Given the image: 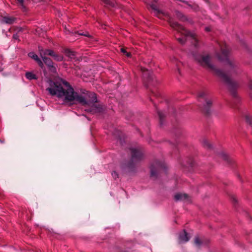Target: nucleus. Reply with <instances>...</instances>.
I'll list each match as a JSON object with an SVG mask.
<instances>
[{
  "label": "nucleus",
  "mask_w": 252,
  "mask_h": 252,
  "mask_svg": "<svg viewBox=\"0 0 252 252\" xmlns=\"http://www.w3.org/2000/svg\"><path fill=\"white\" fill-rule=\"evenodd\" d=\"M220 54H217L220 61L225 62V71L218 69L212 63L211 57L209 55L198 54L194 56L195 60L203 67L213 71L226 84L230 91L235 95V91L239 86L238 82L234 81L231 76L237 74L240 72L239 63L234 60L229 58V50L225 44L220 45Z\"/></svg>",
  "instance_id": "1"
},
{
  "label": "nucleus",
  "mask_w": 252,
  "mask_h": 252,
  "mask_svg": "<svg viewBox=\"0 0 252 252\" xmlns=\"http://www.w3.org/2000/svg\"><path fill=\"white\" fill-rule=\"evenodd\" d=\"M47 91L51 95L62 99L65 103L76 101L85 105L89 104V101L93 104L97 102L95 94L89 93L88 94L89 100L87 101V98L78 94L67 82L63 79L55 82L50 81L49 87L47 88Z\"/></svg>",
  "instance_id": "2"
},
{
  "label": "nucleus",
  "mask_w": 252,
  "mask_h": 252,
  "mask_svg": "<svg viewBox=\"0 0 252 252\" xmlns=\"http://www.w3.org/2000/svg\"><path fill=\"white\" fill-rule=\"evenodd\" d=\"M170 23L171 26L176 30L178 33H180L182 35V37H178L177 35H176V38L180 43L183 44L186 42L187 38L190 37L193 40L194 46L195 47L197 46V43L198 40L196 34L194 33L187 31L182 26L179 25L176 22L170 21Z\"/></svg>",
  "instance_id": "3"
},
{
  "label": "nucleus",
  "mask_w": 252,
  "mask_h": 252,
  "mask_svg": "<svg viewBox=\"0 0 252 252\" xmlns=\"http://www.w3.org/2000/svg\"><path fill=\"white\" fill-rule=\"evenodd\" d=\"M131 160L132 162H136L142 159L143 153L139 148L130 149Z\"/></svg>",
  "instance_id": "4"
},
{
  "label": "nucleus",
  "mask_w": 252,
  "mask_h": 252,
  "mask_svg": "<svg viewBox=\"0 0 252 252\" xmlns=\"http://www.w3.org/2000/svg\"><path fill=\"white\" fill-rule=\"evenodd\" d=\"M44 63L48 66L49 70L52 72L56 71V67L54 65L53 63L50 58L46 57H42Z\"/></svg>",
  "instance_id": "5"
},
{
  "label": "nucleus",
  "mask_w": 252,
  "mask_h": 252,
  "mask_svg": "<svg viewBox=\"0 0 252 252\" xmlns=\"http://www.w3.org/2000/svg\"><path fill=\"white\" fill-rule=\"evenodd\" d=\"M44 54L53 57L54 59L57 61H62L63 59L62 55L56 54L53 50H46L45 51Z\"/></svg>",
  "instance_id": "6"
},
{
  "label": "nucleus",
  "mask_w": 252,
  "mask_h": 252,
  "mask_svg": "<svg viewBox=\"0 0 252 252\" xmlns=\"http://www.w3.org/2000/svg\"><path fill=\"white\" fill-rule=\"evenodd\" d=\"M163 167V165L159 162H156L154 164L152 165L151 167V174L152 176H154L156 175L157 172L155 168H157L158 170L160 169Z\"/></svg>",
  "instance_id": "7"
},
{
  "label": "nucleus",
  "mask_w": 252,
  "mask_h": 252,
  "mask_svg": "<svg viewBox=\"0 0 252 252\" xmlns=\"http://www.w3.org/2000/svg\"><path fill=\"white\" fill-rule=\"evenodd\" d=\"M175 199L177 201L183 200L188 201L189 200V196L187 194L185 193H177L175 195Z\"/></svg>",
  "instance_id": "8"
},
{
  "label": "nucleus",
  "mask_w": 252,
  "mask_h": 252,
  "mask_svg": "<svg viewBox=\"0 0 252 252\" xmlns=\"http://www.w3.org/2000/svg\"><path fill=\"white\" fill-rule=\"evenodd\" d=\"M179 239V241L181 243L186 242L189 241V237L188 236L187 233L185 230L180 234Z\"/></svg>",
  "instance_id": "9"
},
{
  "label": "nucleus",
  "mask_w": 252,
  "mask_h": 252,
  "mask_svg": "<svg viewBox=\"0 0 252 252\" xmlns=\"http://www.w3.org/2000/svg\"><path fill=\"white\" fill-rule=\"evenodd\" d=\"M17 3L22 7L23 11L26 10L27 5L30 2V0H16Z\"/></svg>",
  "instance_id": "10"
},
{
  "label": "nucleus",
  "mask_w": 252,
  "mask_h": 252,
  "mask_svg": "<svg viewBox=\"0 0 252 252\" xmlns=\"http://www.w3.org/2000/svg\"><path fill=\"white\" fill-rule=\"evenodd\" d=\"M15 21V19L13 17L5 16L2 18V22L4 23L11 24Z\"/></svg>",
  "instance_id": "11"
},
{
  "label": "nucleus",
  "mask_w": 252,
  "mask_h": 252,
  "mask_svg": "<svg viewBox=\"0 0 252 252\" xmlns=\"http://www.w3.org/2000/svg\"><path fill=\"white\" fill-rule=\"evenodd\" d=\"M65 54L71 60L74 59L75 58V53L69 50H66L65 51Z\"/></svg>",
  "instance_id": "12"
},
{
  "label": "nucleus",
  "mask_w": 252,
  "mask_h": 252,
  "mask_svg": "<svg viewBox=\"0 0 252 252\" xmlns=\"http://www.w3.org/2000/svg\"><path fill=\"white\" fill-rule=\"evenodd\" d=\"M141 71L143 72L144 77H147V75H148V79L149 81L152 79V77L150 75L149 71L147 69L145 68H141Z\"/></svg>",
  "instance_id": "13"
},
{
  "label": "nucleus",
  "mask_w": 252,
  "mask_h": 252,
  "mask_svg": "<svg viewBox=\"0 0 252 252\" xmlns=\"http://www.w3.org/2000/svg\"><path fill=\"white\" fill-rule=\"evenodd\" d=\"M195 244L197 246H200L204 244V242L199 237H196L194 239Z\"/></svg>",
  "instance_id": "14"
},
{
  "label": "nucleus",
  "mask_w": 252,
  "mask_h": 252,
  "mask_svg": "<svg viewBox=\"0 0 252 252\" xmlns=\"http://www.w3.org/2000/svg\"><path fill=\"white\" fill-rule=\"evenodd\" d=\"M246 122L251 125L252 124V115L251 114H247L245 116Z\"/></svg>",
  "instance_id": "15"
},
{
  "label": "nucleus",
  "mask_w": 252,
  "mask_h": 252,
  "mask_svg": "<svg viewBox=\"0 0 252 252\" xmlns=\"http://www.w3.org/2000/svg\"><path fill=\"white\" fill-rule=\"evenodd\" d=\"M206 106L204 108V111L206 113L208 112V108L211 106L212 104V101L211 100H206Z\"/></svg>",
  "instance_id": "16"
},
{
  "label": "nucleus",
  "mask_w": 252,
  "mask_h": 252,
  "mask_svg": "<svg viewBox=\"0 0 252 252\" xmlns=\"http://www.w3.org/2000/svg\"><path fill=\"white\" fill-rule=\"evenodd\" d=\"M32 59H34L35 60H36L38 63L39 64V65L41 67H42V66L43 65V63L41 62V60H40L38 58V56L35 55V54H32Z\"/></svg>",
  "instance_id": "17"
},
{
  "label": "nucleus",
  "mask_w": 252,
  "mask_h": 252,
  "mask_svg": "<svg viewBox=\"0 0 252 252\" xmlns=\"http://www.w3.org/2000/svg\"><path fill=\"white\" fill-rule=\"evenodd\" d=\"M176 15L180 20L182 21H185L187 19L186 17L181 12H177L176 13Z\"/></svg>",
  "instance_id": "18"
},
{
  "label": "nucleus",
  "mask_w": 252,
  "mask_h": 252,
  "mask_svg": "<svg viewBox=\"0 0 252 252\" xmlns=\"http://www.w3.org/2000/svg\"><path fill=\"white\" fill-rule=\"evenodd\" d=\"M158 115L159 116L160 124L162 125V120L165 117L164 114L162 112L158 111Z\"/></svg>",
  "instance_id": "19"
},
{
  "label": "nucleus",
  "mask_w": 252,
  "mask_h": 252,
  "mask_svg": "<svg viewBox=\"0 0 252 252\" xmlns=\"http://www.w3.org/2000/svg\"><path fill=\"white\" fill-rule=\"evenodd\" d=\"M150 7L152 8L153 10H154L157 13H159V11L158 10L157 5L154 3L150 4Z\"/></svg>",
  "instance_id": "20"
},
{
  "label": "nucleus",
  "mask_w": 252,
  "mask_h": 252,
  "mask_svg": "<svg viewBox=\"0 0 252 252\" xmlns=\"http://www.w3.org/2000/svg\"><path fill=\"white\" fill-rule=\"evenodd\" d=\"M121 52L126 55V56L127 57H131V54L129 52H127L125 48H122L121 49Z\"/></svg>",
  "instance_id": "21"
},
{
  "label": "nucleus",
  "mask_w": 252,
  "mask_h": 252,
  "mask_svg": "<svg viewBox=\"0 0 252 252\" xmlns=\"http://www.w3.org/2000/svg\"><path fill=\"white\" fill-rule=\"evenodd\" d=\"M105 3L111 6H114L115 4L111 0H102Z\"/></svg>",
  "instance_id": "22"
},
{
  "label": "nucleus",
  "mask_w": 252,
  "mask_h": 252,
  "mask_svg": "<svg viewBox=\"0 0 252 252\" xmlns=\"http://www.w3.org/2000/svg\"><path fill=\"white\" fill-rule=\"evenodd\" d=\"M221 157L224 160H228V156L224 153H222L220 155Z\"/></svg>",
  "instance_id": "23"
},
{
  "label": "nucleus",
  "mask_w": 252,
  "mask_h": 252,
  "mask_svg": "<svg viewBox=\"0 0 252 252\" xmlns=\"http://www.w3.org/2000/svg\"><path fill=\"white\" fill-rule=\"evenodd\" d=\"M26 77L29 79V80H32V72H27L26 74Z\"/></svg>",
  "instance_id": "24"
},
{
  "label": "nucleus",
  "mask_w": 252,
  "mask_h": 252,
  "mask_svg": "<svg viewBox=\"0 0 252 252\" xmlns=\"http://www.w3.org/2000/svg\"><path fill=\"white\" fill-rule=\"evenodd\" d=\"M112 175L114 179H117L118 178V174L116 171H113L112 173Z\"/></svg>",
  "instance_id": "25"
},
{
  "label": "nucleus",
  "mask_w": 252,
  "mask_h": 252,
  "mask_svg": "<svg viewBox=\"0 0 252 252\" xmlns=\"http://www.w3.org/2000/svg\"><path fill=\"white\" fill-rule=\"evenodd\" d=\"M250 95L251 97L252 98V81H251L250 83Z\"/></svg>",
  "instance_id": "26"
},
{
  "label": "nucleus",
  "mask_w": 252,
  "mask_h": 252,
  "mask_svg": "<svg viewBox=\"0 0 252 252\" xmlns=\"http://www.w3.org/2000/svg\"><path fill=\"white\" fill-rule=\"evenodd\" d=\"M78 34L79 35H84V36H89V33L87 32H86L85 33H84L83 32H78Z\"/></svg>",
  "instance_id": "27"
},
{
  "label": "nucleus",
  "mask_w": 252,
  "mask_h": 252,
  "mask_svg": "<svg viewBox=\"0 0 252 252\" xmlns=\"http://www.w3.org/2000/svg\"><path fill=\"white\" fill-rule=\"evenodd\" d=\"M205 95V93L204 92H200L198 94V97H204Z\"/></svg>",
  "instance_id": "28"
},
{
  "label": "nucleus",
  "mask_w": 252,
  "mask_h": 252,
  "mask_svg": "<svg viewBox=\"0 0 252 252\" xmlns=\"http://www.w3.org/2000/svg\"><path fill=\"white\" fill-rule=\"evenodd\" d=\"M204 146H207V147H208L209 148L210 147V145L209 143L207 141H204Z\"/></svg>",
  "instance_id": "29"
},
{
  "label": "nucleus",
  "mask_w": 252,
  "mask_h": 252,
  "mask_svg": "<svg viewBox=\"0 0 252 252\" xmlns=\"http://www.w3.org/2000/svg\"><path fill=\"white\" fill-rule=\"evenodd\" d=\"M13 38L14 39H18V36L17 34H14L13 35Z\"/></svg>",
  "instance_id": "30"
},
{
  "label": "nucleus",
  "mask_w": 252,
  "mask_h": 252,
  "mask_svg": "<svg viewBox=\"0 0 252 252\" xmlns=\"http://www.w3.org/2000/svg\"><path fill=\"white\" fill-rule=\"evenodd\" d=\"M36 78V76H35V75L32 74V79H35Z\"/></svg>",
  "instance_id": "31"
},
{
  "label": "nucleus",
  "mask_w": 252,
  "mask_h": 252,
  "mask_svg": "<svg viewBox=\"0 0 252 252\" xmlns=\"http://www.w3.org/2000/svg\"><path fill=\"white\" fill-rule=\"evenodd\" d=\"M205 30L207 32L210 31V29L209 28L207 27L205 28Z\"/></svg>",
  "instance_id": "32"
},
{
  "label": "nucleus",
  "mask_w": 252,
  "mask_h": 252,
  "mask_svg": "<svg viewBox=\"0 0 252 252\" xmlns=\"http://www.w3.org/2000/svg\"><path fill=\"white\" fill-rule=\"evenodd\" d=\"M153 2L156 3L157 2L158 0H153Z\"/></svg>",
  "instance_id": "33"
},
{
  "label": "nucleus",
  "mask_w": 252,
  "mask_h": 252,
  "mask_svg": "<svg viewBox=\"0 0 252 252\" xmlns=\"http://www.w3.org/2000/svg\"><path fill=\"white\" fill-rule=\"evenodd\" d=\"M31 53H29V54H28V55H29L30 57H31Z\"/></svg>",
  "instance_id": "34"
}]
</instances>
